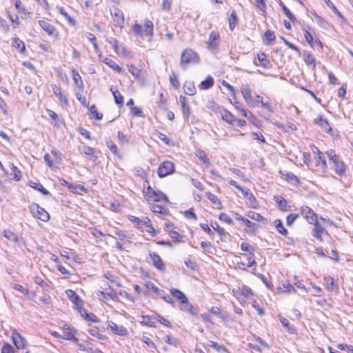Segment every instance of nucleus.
Returning <instances> with one entry per match:
<instances>
[{
	"label": "nucleus",
	"mask_w": 353,
	"mask_h": 353,
	"mask_svg": "<svg viewBox=\"0 0 353 353\" xmlns=\"http://www.w3.org/2000/svg\"><path fill=\"white\" fill-rule=\"evenodd\" d=\"M214 85L213 78L209 75L205 80L202 81L199 85V88L202 90H208Z\"/></svg>",
	"instance_id": "40"
},
{
	"label": "nucleus",
	"mask_w": 353,
	"mask_h": 353,
	"mask_svg": "<svg viewBox=\"0 0 353 353\" xmlns=\"http://www.w3.org/2000/svg\"><path fill=\"white\" fill-rule=\"evenodd\" d=\"M143 195L146 200L159 202L163 201L165 203H169L168 196L160 190H154L151 186L148 185L143 191Z\"/></svg>",
	"instance_id": "4"
},
{
	"label": "nucleus",
	"mask_w": 353,
	"mask_h": 353,
	"mask_svg": "<svg viewBox=\"0 0 353 353\" xmlns=\"http://www.w3.org/2000/svg\"><path fill=\"white\" fill-rule=\"evenodd\" d=\"M196 157L199 159V160L203 163L206 166H209L210 164V161L207 154L203 150H199L196 153Z\"/></svg>",
	"instance_id": "50"
},
{
	"label": "nucleus",
	"mask_w": 353,
	"mask_h": 353,
	"mask_svg": "<svg viewBox=\"0 0 353 353\" xmlns=\"http://www.w3.org/2000/svg\"><path fill=\"white\" fill-rule=\"evenodd\" d=\"M312 14L315 19L316 22L319 24V26L327 30L329 28V23L324 20L321 16H319L316 12H313Z\"/></svg>",
	"instance_id": "35"
},
{
	"label": "nucleus",
	"mask_w": 353,
	"mask_h": 353,
	"mask_svg": "<svg viewBox=\"0 0 353 353\" xmlns=\"http://www.w3.org/2000/svg\"><path fill=\"white\" fill-rule=\"evenodd\" d=\"M29 185L34 190L41 192L43 195H49L50 192L41 183L30 181Z\"/></svg>",
	"instance_id": "41"
},
{
	"label": "nucleus",
	"mask_w": 353,
	"mask_h": 353,
	"mask_svg": "<svg viewBox=\"0 0 353 353\" xmlns=\"http://www.w3.org/2000/svg\"><path fill=\"white\" fill-rule=\"evenodd\" d=\"M179 102L181 105L182 113L185 118H188L190 114V108L186 103V99L185 97L181 95L179 97Z\"/></svg>",
	"instance_id": "28"
},
{
	"label": "nucleus",
	"mask_w": 353,
	"mask_h": 353,
	"mask_svg": "<svg viewBox=\"0 0 353 353\" xmlns=\"http://www.w3.org/2000/svg\"><path fill=\"white\" fill-rule=\"evenodd\" d=\"M57 9L59 14L65 17L70 25L74 26L75 24V20L68 14L63 7L57 6Z\"/></svg>",
	"instance_id": "42"
},
{
	"label": "nucleus",
	"mask_w": 353,
	"mask_h": 353,
	"mask_svg": "<svg viewBox=\"0 0 353 353\" xmlns=\"http://www.w3.org/2000/svg\"><path fill=\"white\" fill-rule=\"evenodd\" d=\"M108 326L115 334L121 336H127L128 335V330L122 325H117L114 321H110L108 322Z\"/></svg>",
	"instance_id": "11"
},
{
	"label": "nucleus",
	"mask_w": 353,
	"mask_h": 353,
	"mask_svg": "<svg viewBox=\"0 0 353 353\" xmlns=\"http://www.w3.org/2000/svg\"><path fill=\"white\" fill-rule=\"evenodd\" d=\"M220 221L225 222L229 225L233 224L232 219L225 212H221L219 216Z\"/></svg>",
	"instance_id": "61"
},
{
	"label": "nucleus",
	"mask_w": 353,
	"mask_h": 353,
	"mask_svg": "<svg viewBox=\"0 0 353 353\" xmlns=\"http://www.w3.org/2000/svg\"><path fill=\"white\" fill-rule=\"evenodd\" d=\"M154 319L167 327L170 328L172 327L171 323L159 314H155Z\"/></svg>",
	"instance_id": "56"
},
{
	"label": "nucleus",
	"mask_w": 353,
	"mask_h": 353,
	"mask_svg": "<svg viewBox=\"0 0 353 353\" xmlns=\"http://www.w3.org/2000/svg\"><path fill=\"white\" fill-rule=\"evenodd\" d=\"M150 210L155 214H159L162 216L168 215V210L165 207L160 205L152 203L150 205Z\"/></svg>",
	"instance_id": "29"
},
{
	"label": "nucleus",
	"mask_w": 353,
	"mask_h": 353,
	"mask_svg": "<svg viewBox=\"0 0 353 353\" xmlns=\"http://www.w3.org/2000/svg\"><path fill=\"white\" fill-rule=\"evenodd\" d=\"M314 123L319 125L324 132L328 134H331L332 132V128L327 119L324 118L322 115L319 114L317 118L314 119Z\"/></svg>",
	"instance_id": "13"
},
{
	"label": "nucleus",
	"mask_w": 353,
	"mask_h": 353,
	"mask_svg": "<svg viewBox=\"0 0 353 353\" xmlns=\"http://www.w3.org/2000/svg\"><path fill=\"white\" fill-rule=\"evenodd\" d=\"M219 34L216 32L212 31L209 36V41L208 42V48L211 51L217 50L219 48V43L216 41L219 39Z\"/></svg>",
	"instance_id": "15"
},
{
	"label": "nucleus",
	"mask_w": 353,
	"mask_h": 353,
	"mask_svg": "<svg viewBox=\"0 0 353 353\" xmlns=\"http://www.w3.org/2000/svg\"><path fill=\"white\" fill-rule=\"evenodd\" d=\"M278 292H295L296 290L294 287L290 283L289 281H285L282 283L281 287L277 288Z\"/></svg>",
	"instance_id": "36"
},
{
	"label": "nucleus",
	"mask_w": 353,
	"mask_h": 353,
	"mask_svg": "<svg viewBox=\"0 0 353 353\" xmlns=\"http://www.w3.org/2000/svg\"><path fill=\"white\" fill-rule=\"evenodd\" d=\"M144 28L145 34L147 36L152 37L154 35V25L152 21H150V19H145L144 21Z\"/></svg>",
	"instance_id": "39"
},
{
	"label": "nucleus",
	"mask_w": 353,
	"mask_h": 353,
	"mask_svg": "<svg viewBox=\"0 0 353 353\" xmlns=\"http://www.w3.org/2000/svg\"><path fill=\"white\" fill-rule=\"evenodd\" d=\"M110 14L113 20L114 25L116 27L123 28L125 19L124 14L121 10L117 7L110 9Z\"/></svg>",
	"instance_id": "7"
},
{
	"label": "nucleus",
	"mask_w": 353,
	"mask_h": 353,
	"mask_svg": "<svg viewBox=\"0 0 353 353\" xmlns=\"http://www.w3.org/2000/svg\"><path fill=\"white\" fill-rule=\"evenodd\" d=\"M260 65L265 68H268L270 66V61L266 59V55L264 52H261L257 54Z\"/></svg>",
	"instance_id": "51"
},
{
	"label": "nucleus",
	"mask_w": 353,
	"mask_h": 353,
	"mask_svg": "<svg viewBox=\"0 0 353 353\" xmlns=\"http://www.w3.org/2000/svg\"><path fill=\"white\" fill-rule=\"evenodd\" d=\"M239 291L241 294L246 298H250L253 296L252 289L245 285H243L241 288H239Z\"/></svg>",
	"instance_id": "52"
},
{
	"label": "nucleus",
	"mask_w": 353,
	"mask_h": 353,
	"mask_svg": "<svg viewBox=\"0 0 353 353\" xmlns=\"http://www.w3.org/2000/svg\"><path fill=\"white\" fill-rule=\"evenodd\" d=\"M241 94L243 95V99H245L248 104L250 105H254V101L252 97L251 96V90L248 85L241 88Z\"/></svg>",
	"instance_id": "21"
},
{
	"label": "nucleus",
	"mask_w": 353,
	"mask_h": 353,
	"mask_svg": "<svg viewBox=\"0 0 353 353\" xmlns=\"http://www.w3.org/2000/svg\"><path fill=\"white\" fill-rule=\"evenodd\" d=\"M221 116L223 121L225 122L233 125L234 124L235 120H236V117H234L230 112L225 109H223L221 112Z\"/></svg>",
	"instance_id": "23"
},
{
	"label": "nucleus",
	"mask_w": 353,
	"mask_h": 353,
	"mask_svg": "<svg viewBox=\"0 0 353 353\" xmlns=\"http://www.w3.org/2000/svg\"><path fill=\"white\" fill-rule=\"evenodd\" d=\"M285 179L288 182H291L294 184H299V179L292 172H289L285 174Z\"/></svg>",
	"instance_id": "57"
},
{
	"label": "nucleus",
	"mask_w": 353,
	"mask_h": 353,
	"mask_svg": "<svg viewBox=\"0 0 353 353\" xmlns=\"http://www.w3.org/2000/svg\"><path fill=\"white\" fill-rule=\"evenodd\" d=\"M67 294L69 299L75 305L77 310L81 309V307H83V301L74 291L70 290L67 292Z\"/></svg>",
	"instance_id": "16"
},
{
	"label": "nucleus",
	"mask_w": 353,
	"mask_h": 353,
	"mask_svg": "<svg viewBox=\"0 0 353 353\" xmlns=\"http://www.w3.org/2000/svg\"><path fill=\"white\" fill-rule=\"evenodd\" d=\"M13 46L19 50L20 52L23 53L26 50L25 43L19 38L12 39Z\"/></svg>",
	"instance_id": "47"
},
{
	"label": "nucleus",
	"mask_w": 353,
	"mask_h": 353,
	"mask_svg": "<svg viewBox=\"0 0 353 353\" xmlns=\"http://www.w3.org/2000/svg\"><path fill=\"white\" fill-rule=\"evenodd\" d=\"M32 214L43 221H48L50 219L49 214L37 203H33L30 206Z\"/></svg>",
	"instance_id": "8"
},
{
	"label": "nucleus",
	"mask_w": 353,
	"mask_h": 353,
	"mask_svg": "<svg viewBox=\"0 0 353 353\" xmlns=\"http://www.w3.org/2000/svg\"><path fill=\"white\" fill-rule=\"evenodd\" d=\"M79 312L81 314V316L86 321L98 323L99 321V319L97 317L95 314L93 313H88L83 308L81 307V309L78 310Z\"/></svg>",
	"instance_id": "24"
},
{
	"label": "nucleus",
	"mask_w": 353,
	"mask_h": 353,
	"mask_svg": "<svg viewBox=\"0 0 353 353\" xmlns=\"http://www.w3.org/2000/svg\"><path fill=\"white\" fill-rule=\"evenodd\" d=\"M304 37L307 43L312 48H314V41L313 37L310 32L311 28L309 26H305L303 27Z\"/></svg>",
	"instance_id": "27"
},
{
	"label": "nucleus",
	"mask_w": 353,
	"mask_h": 353,
	"mask_svg": "<svg viewBox=\"0 0 353 353\" xmlns=\"http://www.w3.org/2000/svg\"><path fill=\"white\" fill-rule=\"evenodd\" d=\"M168 234L170 236L175 240L176 242L182 241V236L176 230H168Z\"/></svg>",
	"instance_id": "63"
},
{
	"label": "nucleus",
	"mask_w": 353,
	"mask_h": 353,
	"mask_svg": "<svg viewBox=\"0 0 353 353\" xmlns=\"http://www.w3.org/2000/svg\"><path fill=\"white\" fill-rule=\"evenodd\" d=\"M153 319L154 317H151L148 315H142V320L140 321V323L149 327H155L156 325L154 321H153Z\"/></svg>",
	"instance_id": "45"
},
{
	"label": "nucleus",
	"mask_w": 353,
	"mask_h": 353,
	"mask_svg": "<svg viewBox=\"0 0 353 353\" xmlns=\"http://www.w3.org/2000/svg\"><path fill=\"white\" fill-rule=\"evenodd\" d=\"M51 86L54 94L59 99L61 105L63 107L68 106L69 104L68 100L66 96L62 93L60 87L56 84H52Z\"/></svg>",
	"instance_id": "14"
},
{
	"label": "nucleus",
	"mask_w": 353,
	"mask_h": 353,
	"mask_svg": "<svg viewBox=\"0 0 353 353\" xmlns=\"http://www.w3.org/2000/svg\"><path fill=\"white\" fill-rule=\"evenodd\" d=\"M110 91L113 94L114 102L119 105H123V99L120 92L118 90H114L112 87L110 88Z\"/></svg>",
	"instance_id": "43"
},
{
	"label": "nucleus",
	"mask_w": 353,
	"mask_h": 353,
	"mask_svg": "<svg viewBox=\"0 0 353 353\" xmlns=\"http://www.w3.org/2000/svg\"><path fill=\"white\" fill-rule=\"evenodd\" d=\"M206 196L214 204V208L219 210L223 208L221 201L215 194L208 192L206 193Z\"/></svg>",
	"instance_id": "33"
},
{
	"label": "nucleus",
	"mask_w": 353,
	"mask_h": 353,
	"mask_svg": "<svg viewBox=\"0 0 353 353\" xmlns=\"http://www.w3.org/2000/svg\"><path fill=\"white\" fill-rule=\"evenodd\" d=\"M72 79L75 83V85L78 88H81L83 85V81L81 79V77L79 74V72L76 70H72Z\"/></svg>",
	"instance_id": "49"
},
{
	"label": "nucleus",
	"mask_w": 353,
	"mask_h": 353,
	"mask_svg": "<svg viewBox=\"0 0 353 353\" xmlns=\"http://www.w3.org/2000/svg\"><path fill=\"white\" fill-rule=\"evenodd\" d=\"M247 216L254 221L263 223H266V219L258 212L250 211L247 213Z\"/></svg>",
	"instance_id": "38"
},
{
	"label": "nucleus",
	"mask_w": 353,
	"mask_h": 353,
	"mask_svg": "<svg viewBox=\"0 0 353 353\" xmlns=\"http://www.w3.org/2000/svg\"><path fill=\"white\" fill-rule=\"evenodd\" d=\"M303 61L307 66H311L312 70L316 68V59L310 52L304 50L302 54Z\"/></svg>",
	"instance_id": "19"
},
{
	"label": "nucleus",
	"mask_w": 353,
	"mask_h": 353,
	"mask_svg": "<svg viewBox=\"0 0 353 353\" xmlns=\"http://www.w3.org/2000/svg\"><path fill=\"white\" fill-rule=\"evenodd\" d=\"M326 154L330 161L334 165L335 173L341 176H344L346 172L345 165L344 162L340 159L339 157L336 155L335 151L329 150L326 152Z\"/></svg>",
	"instance_id": "3"
},
{
	"label": "nucleus",
	"mask_w": 353,
	"mask_h": 353,
	"mask_svg": "<svg viewBox=\"0 0 353 353\" xmlns=\"http://www.w3.org/2000/svg\"><path fill=\"white\" fill-rule=\"evenodd\" d=\"M3 235L8 240H9L10 241H12L14 243H17L19 241L18 235L9 230H4Z\"/></svg>",
	"instance_id": "48"
},
{
	"label": "nucleus",
	"mask_w": 353,
	"mask_h": 353,
	"mask_svg": "<svg viewBox=\"0 0 353 353\" xmlns=\"http://www.w3.org/2000/svg\"><path fill=\"white\" fill-rule=\"evenodd\" d=\"M229 28L231 31H233L238 23V19L235 10H232L230 14L229 19Z\"/></svg>",
	"instance_id": "37"
},
{
	"label": "nucleus",
	"mask_w": 353,
	"mask_h": 353,
	"mask_svg": "<svg viewBox=\"0 0 353 353\" xmlns=\"http://www.w3.org/2000/svg\"><path fill=\"white\" fill-rule=\"evenodd\" d=\"M149 256L154 267L160 271L164 272L165 270V267L161 256L156 252H150Z\"/></svg>",
	"instance_id": "12"
},
{
	"label": "nucleus",
	"mask_w": 353,
	"mask_h": 353,
	"mask_svg": "<svg viewBox=\"0 0 353 353\" xmlns=\"http://www.w3.org/2000/svg\"><path fill=\"white\" fill-rule=\"evenodd\" d=\"M38 23L41 29L45 31L49 36L53 37L55 39H59V31L53 25L46 20H39Z\"/></svg>",
	"instance_id": "6"
},
{
	"label": "nucleus",
	"mask_w": 353,
	"mask_h": 353,
	"mask_svg": "<svg viewBox=\"0 0 353 353\" xmlns=\"http://www.w3.org/2000/svg\"><path fill=\"white\" fill-rule=\"evenodd\" d=\"M49 117L54 121L56 126H59L61 121L59 119L58 114L52 110H47Z\"/></svg>",
	"instance_id": "62"
},
{
	"label": "nucleus",
	"mask_w": 353,
	"mask_h": 353,
	"mask_svg": "<svg viewBox=\"0 0 353 353\" xmlns=\"http://www.w3.org/2000/svg\"><path fill=\"white\" fill-rule=\"evenodd\" d=\"M243 223L246 226V228L244 229V230L246 233L254 234L256 232V230L257 229V225L254 223L250 221L249 219H248L246 218L243 221Z\"/></svg>",
	"instance_id": "34"
},
{
	"label": "nucleus",
	"mask_w": 353,
	"mask_h": 353,
	"mask_svg": "<svg viewBox=\"0 0 353 353\" xmlns=\"http://www.w3.org/2000/svg\"><path fill=\"white\" fill-rule=\"evenodd\" d=\"M105 41L112 46L117 55L122 56L124 58H132L133 57L132 52L114 37H107Z\"/></svg>",
	"instance_id": "1"
},
{
	"label": "nucleus",
	"mask_w": 353,
	"mask_h": 353,
	"mask_svg": "<svg viewBox=\"0 0 353 353\" xmlns=\"http://www.w3.org/2000/svg\"><path fill=\"white\" fill-rule=\"evenodd\" d=\"M13 343L17 349H23L25 347V339L17 331L14 330L12 335Z\"/></svg>",
	"instance_id": "17"
},
{
	"label": "nucleus",
	"mask_w": 353,
	"mask_h": 353,
	"mask_svg": "<svg viewBox=\"0 0 353 353\" xmlns=\"http://www.w3.org/2000/svg\"><path fill=\"white\" fill-rule=\"evenodd\" d=\"M274 225H275V227H276L278 232H279L281 234H282L283 236L288 235V230L285 229V228L284 227L281 220H280V219L275 220Z\"/></svg>",
	"instance_id": "44"
},
{
	"label": "nucleus",
	"mask_w": 353,
	"mask_h": 353,
	"mask_svg": "<svg viewBox=\"0 0 353 353\" xmlns=\"http://www.w3.org/2000/svg\"><path fill=\"white\" fill-rule=\"evenodd\" d=\"M266 41L265 44L270 45L272 41H274L276 39L275 33L274 31L268 30L264 34Z\"/></svg>",
	"instance_id": "53"
},
{
	"label": "nucleus",
	"mask_w": 353,
	"mask_h": 353,
	"mask_svg": "<svg viewBox=\"0 0 353 353\" xmlns=\"http://www.w3.org/2000/svg\"><path fill=\"white\" fill-rule=\"evenodd\" d=\"M199 54L192 49L187 48L183 51L181 56L180 64L183 70L188 64H196L199 62Z\"/></svg>",
	"instance_id": "2"
},
{
	"label": "nucleus",
	"mask_w": 353,
	"mask_h": 353,
	"mask_svg": "<svg viewBox=\"0 0 353 353\" xmlns=\"http://www.w3.org/2000/svg\"><path fill=\"white\" fill-rule=\"evenodd\" d=\"M174 170V164L170 161H165L159 166L158 175L159 177L163 178L172 174Z\"/></svg>",
	"instance_id": "5"
},
{
	"label": "nucleus",
	"mask_w": 353,
	"mask_h": 353,
	"mask_svg": "<svg viewBox=\"0 0 353 353\" xmlns=\"http://www.w3.org/2000/svg\"><path fill=\"white\" fill-rule=\"evenodd\" d=\"M301 214L310 224L317 220V215L314 210L307 205H303L301 208Z\"/></svg>",
	"instance_id": "9"
},
{
	"label": "nucleus",
	"mask_w": 353,
	"mask_h": 353,
	"mask_svg": "<svg viewBox=\"0 0 353 353\" xmlns=\"http://www.w3.org/2000/svg\"><path fill=\"white\" fill-rule=\"evenodd\" d=\"M274 200L281 211L286 212L290 210V206L288 205V201L283 196L279 195L274 196Z\"/></svg>",
	"instance_id": "18"
},
{
	"label": "nucleus",
	"mask_w": 353,
	"mask_h": 353,
	"mask_svg": "<svg viewBox=\"0 0 353 353\" xmlns=\"http://www.w3.org/2000/svg\"><path fill=\"white\" fill-rule=\"evenodd\" d=\"M279 320L283 327L285 328L286 331L289 334H294L296 333V327L293 325L290 324L287 319L281 316Z\"/></svg>",
	"instance_id": "26"
},
{
	"label": "nucleus",
	"mask_w": 353,
	"mask_h": 353,
	"mask_svg": "<svg viewBox=\"0 0 353 353\" xmlns=\"http://www.w3.org/2000/svg\"><path fill=\"white\" fill-rule=\"evenodd\" d=\"M90 112L93 118L97 120H101L103 118V114L97 111V108L95 105H92L90 108Z\"/></svg>",
	"instance_id": "55"
},
{
	"label": "nucleus",
	"mask_w": 353,
	"mask_h": 353,
	"mask_svg": "<svg viewBox=\"0 0 353 353\" xmlns=\"http://www.w3.org/2000/svg\"><path fill=\"white\" fill-rule=\"evenodd\" d=\"M170 82L174 89H179L180 83L176 75L174 72L170 76Z\"/></svg>",
	"instance_id": "64"
},
{
	"label": "nucleus",
	"mask_w": 353,
	"mask_h": 353,
	"mask_svg": "<svg viewBox=\"0 0 353 353\" xmlns=\"http://www.w3.org/2000/svg\"><path fill=\"white\" fill-rule=\"evenodd\" d=\"M312 224L314 225V229L312 232V236L318 240L322 241L321 234L325 231V229L320 225L318 220L315 221V222H313Z\"/></svg>",
	"instance_id": "20"
},
{
	"label": "nucleus",
	"mask_w": 353,
	"mask_h": 353,
	"mask_svg": "<svg viewBox=\"0 0 353 353\" xmlns=\"http://www.w3.org/2000/svg\"><path fill=\"white\" fill-rule=\"evenodd\" d=\"M183 90L186 94L193 96L196 94V88L192 81H185L183 84Z\"/></svg>",
	"instance_id": "32"
},
{
	"label": "nucleus",
	"mask_w": 353,
	"mask_h": 353,
	"mask_svg": "<svg viewBox=\"0 0 353 353\" xmlns=\"http://www.w3.org/2000/svg\"><path fill=\"white\" fill-rule=\"evenodd\" d=\"M170 294L176 299L180 303H186L187 301V296L185 294L181 292V290L176 289V288H171L170 289Z\"/></svg>",
	"instance_id": "25"
},
{
	"label": "nucleus",
	"mask_w": 353,
	"mask_h": 353,
	"mask_svg": "<svg viewBox=\"0 0 353 353\" xmlns=\"http://www.w3.org/2000/svg\"><path fill=\"white\" fill-rule=\"evenodd\" d=\"M62 339L72 341L74 343H77L79 341L78 339L75 336L77 331L74 327H71L68 325L64 324L62 327Z\"/></svg>",
	"instance_id": "10"
},
{
	"label": "nucleus",
	"mask_w": 353,
	"mask_h": 353,
	"mask_svg": "<svg viewBox=\"0 0 353 353\" xmlns=\"http://www.w3.org/2000/svg\"><path fill=\"white\" fill-rule=\"evenodd\" d=\"M315 150H317L316 158L319 160V163H321L322 168L326 169L327 168V164L323 157V152H321L317 148H315Z\"/></svg>",
	"instance_id": "58"
},
{
	"label": "nucleus",
	"mask_w": 353,
	"mask_h": 353,
	"mask_svg": "<svg viewBox=\"0 0 353 353\" xmlns=\"http://www.w3.org/2000/svg\"><path fill=\"white\" fill-rule=\"evenodd\" d=\"M103 62L119 73H121L123 71V69L121 67H120L114 61L110 58H105L103 60Z\"/></svg>",
	"instance_id": "30"
},
{
	"label": "nucleus",
	"mask_w": 353,
	"mask_h": 353,
	"mask_svg": "<svg viewBox=\"0 0 353 353\" xmlns=\"http://www.w3.org/2000/svg\"><path fill=\"white\" fill-rule=\"evenodd\" d=\"M14 6H15L16 9L17 10V11L19 12L23 13L24 14H28L26 8L23 5V3L21 1V0H15V1H14Z\"/></svg>",
	"instance_id": "59"
},
{
	"label": "nucleus",
	"mask_w": 353,
	"mask_h": 353,
	"mask_svg": "<svg viewBox=\"0 0 353 353\" xmlns=\"http://www.w3.org/2000/svg\"><path fill=\"white\" fill-rule=\"evenodd\" d=\"M280 6L281 7L282 10L285 12V15L288 17V18L294 22L296 21V17L294 16V14L290 12V10L285 6V5L281 1L279 3Z\"/></svg>",
	"instance_id": "54"
},
{
	"label": "nucleus",
	"mask_w": 353,
	"mask_h": 353,
	"mask_svg": "<svg viewBox=\"0 0 353 353\" xmlns=\"http://www.w3.org/2000/svg\"><path fill=\"white\" fill-rule=\"evenodd\" d=\"M10 180L19 181L21 178V172L14 164L10 165V172L8 174Z\"/></svg>",
	"instance_id": "22"
},
{
	"label": "nucleus",
	"mask_w": 353,
	"mask_h": 353,
	"mask_svg": "<svg viewBox=\"0 0 353 353\" xmlns=\"http://www.w3.org/2000/svg\"><path fill=\"white\" fill-rule=\"evenodd\" d=\"M88 333L90 335L97 338L98 339H100V340H102V341H104V340L107 339V336H106L99 333L97 330H95L94 328L88 330Z\"/></svg>",
	"instance_id": "60"
},
{
	"label": "nucleus",
	"mask_w": 353,
	"mask_h": 353,
	"mask_svg": "<svg viewBox=\"0 0 353 353\" xmlns=\"http://www.w3.org/2000/svg\"><path fill=\"white\" fill-rule=\"evenodd\" d=\"M106 145L115 156H117L119 159H122V156L118 151L117 145L112 140L108 141L106 142Z\"/></svg>",
	"instance_id": "46"
},
{
	"label": "nucleus",
	"mask_w": 353,
	"mask_h": 353,
	"mask_svg": "<svg viewBox=\"0 0 353 353\" xmlns=\"http://www.w3.org/2000/svg\"><path fill=\"white\" fill-rule=\"evenodd\" d=\"M324 282L327 289L330 291L337 292L339 288L336 284H335L334 279L331 276H325L324 278Z\"/></svg>",
	"instance_id": "31"
}]
</instances>
